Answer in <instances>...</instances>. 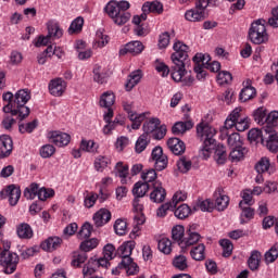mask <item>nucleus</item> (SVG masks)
<instances>
[{
  "instance_id": "obj_1",
  "label": "nucleus",
  "mask_w": 278,
  "mask_h": 278,
  "mask_svg": "<svg viewBox=\"0 0 278 278\" xmlns=\"http://www.w3.org/2000/svg\"><path fill=\"white\" fill-rule=\"evenodd\" d=\"M173 49L175 52L170 56L173 62L170 68L166 63H159L156 64L155 70L157 73H161L162 77H168V74L170 73L174 81H181L186 75V62H188L190 47L181 41H177L174 43Z\"/></svg>"
},
{
  "instance_id": "obj_2",
  "label": "nucleus",
  "mask_w": 278,
  "mask_h": 278,
  "mask_svg": "<svg viewBox=\"0 0 278 278\" xmlns=\"http://www.w3.org/2000/svg\"><path fill=\"white\" fill-rule=\"evenodd\" d=\"M197 135L199 140L203 142L201 153L205 160H207L212 154V151L215 150L214 157L217 164H225L227 162V150L225 149V146H216V139H214L216 129L214 127L205 122H201L197 125Z\"/></svg>"
},
{
  "instance_id": "obj_3",
  "label": "nucleus",
  "mask_w": 278,
  "mask_h": 278,
  "mask_svg": "<svg viewBox=\"0 0 278 278\" xmlns=\"http://www.w3.org/2000/svg\"><path fill=\"white\" fill-rule=\"evenodd\" d=\"M129 8H131V4L126 0H111L104 7V12L112 18L115 25H125L131 18V13L127 12Z\"/></svg>"
},
{
  "instance_id": "obj_4",
  "label": "nucleus",
  "mask_w": 278,
  "mask_h": 278,
  "mask_svg": "<svg viewBox=\"0 0 278 278\" xmlns=\"http://www.w3.org/2000/svg\"><path fill=\"white\" fill-rule=\"evenodd\" d=\"M31 99V91L29 89H20L14 94L12 116H17L18 121H25L30 114L27 102Z\"/></svg>"
},
{
  "instance_id": "obj_5",
  "label": "nucleus",
  "mask_w": 278,
  "mask_h": 278,
  "mask_svg": "<svg viewBox=\"0 0 278 278\" xmlns=\"http://www.w3.org/2000/svg\"><path fill=\"white\" fill-rule=\"evenodd\" d=\"M97 247H99V239L97 238L83 241L79 247L83 252L73 254L71 266H73V268H81V264H85L86 260H88L87 253H90V251L97 249Z\"/></svg>"
},
{
  "instance_id": "obj_6",
  "label": "nucleus",
  "mask_w": 278,
  "mask_h": 278,
  "mask_svg": "<svg viewBox=\"0 0 278 278\" xmlns=\"http://www.w3.org/2000/svg\"><path fill=\"white\" fill-rule=\"evenodd\" d=\"M249 39L253 45H264L268 42V33L266 31V21L256 20L251 24L248 33Z\"/></svg>"
},
{
  "instance_id": "obj_7",
  "label": "nucleus",
  "mask_w": 278,
  "mask_h": 278,
  "mask_svg": "<svg viewBox=\"0 0 278 278\" xmlns=\"http://www.w3.org/2000/svg\"><path fill=\"white\" fill-rule=\"evenodd\" d=\"M143 135H147V137L152 138L154 140H162L164 136H166V126H161L160 118L152 117L150 119L144 118L143 119Z\"/></svg>"
},
{
  "instance_id": "obj_8",
  "label": "nucleus",
  "mask_w": 278,
  "mask_h": 278,
  "mask_svg": "<svg viewBox=\"0 0 278 278\" xmlns=\"http://www.w3.org/2000/svg\"><path fill=\"white\" fill-rule=\"evenodd\" d=\"M10 245L0 252V266H3L5 275H12L16 271L20 257L18 254L11 252Z\"/></svg>"
},
{
  "instance_id": "obj_9",
  "label": "nucleus",
  "mask_w": 278,
  "mask_h": 278,
  "mask_svg": "<svg viewBox=\"0 0 278 278\" xmlns=\"http://www.w3.org/2000/svg\"><path fill=\"white\" fill-rule=\"evenodd\" d=\"M226 127H235L237 131L249 129V117L242 115V109L236 108L226 118Z\"/></svg>"
},
{
  "instance_id": "obj_10",
  "label": "nucleus",
  "mask_w": 278,
  "mask_h": 278,
  "mask_svg": "<svg viewBox=\"0 0 278 278\" xmlns=\"http://www.w3.org/2000/svg\"><path fill=\"white\" fill-rule=\"evenodd\" d=\"M193 71L197 73V79H205V77H207V71H205V68L212 64V58L210 54L197 53L193 56Z\"/></svg>"
},
{
  "instance_id": "obj_11",
  "label": "nucleus",
  "mask_w": 278,
  "mask_h": 278,
  "mask_svg": "<svg viewBox=\"0 0 278 278\" xmlns=\"http://www.w3.org/2000/svg\"><path fill=\"white\" fill-rule=\"evenodd\" d=\"M201 240V235L197 232V225L189 226L187 229L185 237L179 242V247L184 253H186V249H190V247H194Z\"/></svg>"
},
{
  "instance_id": "obj_12",
  "label": "nucleus",
  "mask_w": 278,
  "mask_h": 278,
  "mask_svg": "<svg viewBox=\"0 0 278 278\" xmlns=\"http://www.w3.org/2000/svg\"><path fill=\"white\" fill-rule=\"evenodd\" d=\"M123 109L125 110V112H127L128 114V118L129 121H131V127L132 129H140V125H142V123H144V118H147V114L149 113H134V103L132 102H127L124 101L123 102Z\"/></svg>"
},
{
  "instance_id": "obj_13",
  "label": "nucleus",
  "mask_w": 278,
  "mask_h": 278,
  "mask_svg": "<svg viewBox=\"0 0 278 278\" xmlns=\"http://www.w3.org/2000/svg\"><path fill=\"white\" fill-rule=\"evenodd\" d=\"M151 161L154 162L155 170H164L168 166V156L164 154L162 147L152 150Z\"/></svg>"
},
{
  "instance_id": "obj_14",
  "label": "nucleus",
  "mask_w": 278,
  "mask_h": 278,
  "mask_svg": "<svg viewBox=\"0 0 278 278\" xmlns=\"http://www.w3.org/2000/svg\"><path fill=\"white\" fill-rule=\"evenodd\" d=\"M47 138L55 147H68L71 144V135L60 130H50L47 134Z\"/></svg>"
},
{
  "instance_id": "obj_15",
  "label": "nucleus",
  "mask_w": 278,
  "mask_h": 278,
  "mask_svg": "<svg viewBox=\"0 0 278 278\" xmlns=\"http://www.w3.org/2000/svg\"><path fill=\"white\" fill-rule=\"evenodd\" d=\"M150 190H152L150 193V201L153 203H164V201H166V189L162 187L161 181L151 184Z\"/></svg>"
},
{
  "instance_id": "obj_16",
  "label": "nucleus",
  "mask_w": 278,
  "mask_h": 278,
  "mask_svg": "<svg viewBox=\"0 0 278 278\" xmlns=\"http://www.w3.org/2000/svg\"><path fill=\"white\" fill-rule=\"evenodd\" d=\"M136 249V241H127L124 242L118 249H117V255L122 257V264H128L131 262V253Z\"/></svg>"
},
{
  "instance_id": "obj_17",
  "label": "nucleus",
  "mask_w": 278,
  "mask_h": 278,
  "mask_svg": "<svg viewBox=\"0 0 278 278\" xmlns=\"http://www.w3.org/2000/svg\"><path fill=\"white\" fill-rule=\"evenodd\" d=\"M66 81L62 78H54L49 83V92L52 97H62L66 91Z\"/></svg>"
},
{
  "instance_id": "obj_18",
  "label": "nucleus",
  "mask_w": 278,
  "mask_h": 278,
  "mask_svg": "<svg viewBox=\"0 0 278 278\" xmlns=\"http://www.w3.org/2000/svg\"><path fill=\"white\" fill-rule=\"evenodd\" d=\"M144 51V45L141 41H131L125 45L122 49H119V55H140Z\"/></svg>"
},
{
  "instance_id": "obj_19",
  "label": "nucleus",
  "mask_w": 278,
  "mask_h": 278,
  "mask_svg": "<svg viewBox=\"0 0 278 278\" xmlns=\"http://www.w3.org/2000/svg\"><path fill=\"white\" fill-rule=\"evenodd\" d=\"M243 88L239 94V100L242 103H247V101H251V99H255V94H257V90L255 87L251 86V79H248L243 83Z\"/></svg>"
},
{
  "instance_id": "obj_20",
  "label": "nucleus",
  "mask_w": 278,
  "mask_h": 278,
  "mask_svg": "<svg viewBox=\"0 0 278 278\" xmlns=\"http://www.w3.org/2000/svg\"><path fill=\"white\" fill-rule=\"evenodd\" d=\"M12 138L8 135L0 136V160L3 157H10L12 154Z\"/></svg>"
},
{
  "instance_id": "obj_21",
  "label": "nucleus",
  "mask_w": 278,
  "mask_h": 278,
  "mask_svg": "<svg viewBox=\"0 0 278 278\" xmlns=\"http://www.w3.org/2000/svg\"><path fill=\"white\" fill-rule=\"evenodd\" d=\"M109 220H112V213L108 208H100L93 215V223L96 227H103V225H108Z\"/></svg>"
},
{
  "instance_id": "obj_22",
  "label": "nucleus",
  "mask_w": 278,
  "mask_h": 278,
  "mask_svg": "<svg viewBox=\"0 0 278 278\" xmlns=\"http://www.w3.org/2000/svg\"><path fill=\"white\" fill-rule=\"evenodd\" d=\"M277 125H278V111H271L270 113H267L263 131H265V134H273Z\"/></svg>"
},
{
  "instance_id": "obj_23",
  "label": "nucleus",
  "mask_w": 278,
  "mask_h": 278,
  "mask_svg": "<svg viewBox=\"0 0 278 278\" xmlns=\"http://www.w3.org/2000/svg\"><path fill=\"white\" fill-rule=\"evenodd\" d=\"M167 146L174 155H182V153H186V143L177 137L168 139Z\"/></svg>"
},
{
  "instance_id": "obj_24",
  "label": "nucleus",
  "mask_w": 278,
  "mask_h": 278,
  "mask_svg": "<svg viewBox=\"0 0 278 278\" xmlns=\"http://www.w3.org/2000/svg\"><path fill=\"white\" fill-rule=\"evenodd\" d=\"M47 29L49 37H52V40H60L64 36V29L60 26V23L55 21H49L47 23Z\"/></svg>"
},
{
  "instance_id": "obj_25",
  "label": "nucleus",
  "mask_w": 278,
  "mask_h": 278,
  "mask_svg": "<svg viewBox=\"0 0 278 278\" xmlns=\"http://www.w3.org/2000/svg\"><path fill=\"white\" fill-rule=\"evenodd\" d=\"M141 79H142V71L137 70L130 73L125 84V89L127 90V92H131V90H134V88H136V86L140 84Z\"/></svg>"
},
{
  "instance_id": "obj_26",
  "label": "nucleus",
  "mask_w": 278,
  "mask_h": 278,
  "mask_svg": "<svg viewBox=\"0 0 278 278\" xmlns=\"http://www.w3.org/2000/svg\"><path fill=\"white\" fill-rule=\"evenodd\" d=\"M215 202L214 207L218 210V212H225L229 206V197L222 194L220 189H217L214 193Z\"/></svg>"
},
{
  "instance_id": "obj_27",
  "label": "nucleus",
  "mask_w": 278,
  "mask_h": 278,
  "mask_svg": "<svg viewBox=\"0 0 278 278\" xmlns=\"http://www.w3.org/2000/svg\"><path fill=\"white\" fill-rule=\"evenodd\" d=\"M255 170L258 175H264V173H275L273 165L270 164V159L263 156L256 164Z\"/></svg>"
},
{
  "instance_id": "obj_28",
  "label": "nucleus",
  "mask_w": 278,
  "mask_h": 278,
  "mask_svg": "<svg viewBox=\"0 0 278 278\" xmlns=\"http://www.w3.org/2000/svg\"><path fill=\"white\" fill-rule=\"evenodd\" d=\"M16 233L21 240H31L34 238V229L27 223H22L16 228Z\"/></svg>"
},
{
  "instance_id": "obj_29",
  "label": "nucleus",
  "mask_w": 278,
  "mask_h": 278,
  "mask_svg": "<svg viewBox=\"0 0 278 278\" xmlns=\"http://www.w3.org/2000/svg\"><path fill=\"white\" fill-rule=\"evenodd\" d=\"M192 127H194V124L192 123V121L177 122L172 127V131H173L174 136H181V135L186 134L187 131H190V129H192Z\"/></svg>"
},
{
  "instance_id": "obj_30",
  "label": "nucleus",
  "mask_w": 278,
  "mask_h": 278,
  "mask_svg": "<svg viewBox=\"0 0 278 278\" xmlns=\"http://www.w3.org/2000/svg\"><path fill=\"white\" fill-rule=\"evenodd\" d=\"M142 12H148V14H162V12H164V5L160 1L144 2Z\"/></svg>"
},
{
  "instance_id": "obj_31",
  "label": "nucleus",
  "mask_w": 278,
  "mask_h": 278,
  "mask_svg": "<svg viewBox=\"0 0 278 278\" xmlns=\"http://www.w3.org/2000/svg\"><path fill=\"white\" fill-rule=\"evenodd\" d=\"M62 244V239L60 237H49L47 240L41 242L40 247L42 251H55V249H60Z\"/></svg>"
},
{
  "instance_id": "obj_32",
  "label": "nucleus",
  "mask_w": 278,
  "mask_h": 278,
  "mask_svg": "<svg viewBox=\"0 0 278 278\" xmlns=\"http://www.w3.org/2000/svg\"><path fill=\"white\" fill-rule=\"evenodd\" d=\"M151 190V184L138 181L134 185L132 194L137 199H142Z\"/></svg>"
},
{
  "instance_id": "obj_33",
  "label": "nucleus",
  "mask_w": 278,
  "mask_h": 278,
  "mask_svg": "<svg viewBox=\"0 0 278 278\" xmlns=\"http://www.w3.org/2000/svg\"><path fill=\"white\" fill-rule=\"evenodd\" d=\"M110 164H112V159H110V156H105V155L97 156L93 162L94 169L98 173H103V170H105V168H108V166H110Z\"/></svg>"
},
{
  "instance_id": "obj_34",
  "label": "nucleus",
  "mask_w": 278,
  "mask_h": 278,
  "mask_svg": "<svg viewBox=\"0 0 278 278\" xmlns=\"http://www.w3.org/2000/svg\"><path fill=\"white\" fill-rule=\"evenodd\" d=\"M245 153H249V150L242 146L232 148L229 153V160L231 162H240V160H244Z\"/></svg>"
},
{
  "instance_id": "obj_35",
  "label": "nucleus",
  "mask_w": 278,
  "mask_h": 278,
  "mask_svg": "<svg viewBox=\"0 0 278 278\" xmlns=\"http://www.w3.org/2000/svg\"><path fill=\"white\" fill-rule=\"evenodd\" d=\"M185 18L191 23H199L205 20V13L198 11L197 9H191L185 13Z\"/></svg>"
},
{
  "instance_id": "obj_36",
  "label": "nucleus",
  "mask_w": 278,
  "mask_h": 278,
  "mask_svg": "<svg viewBox=\"0 0 278 278\" xmlns=\"http://www.w3.org/2000/svg\"><path fill=\"white\" fill-rule=\"evenodd\" d=\"M267 115H268V110H266V108L264 106H261L253 112V118L255 123H257V125H261L263 127L266 126Z\"/></svg>"
},
{
  "instance_id": "obj_37",
  "label": "nucleus",
  "mask_w": 278,
  "mask_h": 278,
  "mask_svg": "<svg viewBox=\"0 0 278 278\" xmlns=\"http://www.w3.org/2000/svg\"><path fill=\"white\" fill-rule=\"evenodd\" d=\"M2 101H5L8 103L3 106L2 111L4 112V114H11L12 116V112H14V93H12L11 91L3 93Z\"/></svg>"
},
{
  "instance_id": "obj_38",
  "label": "nucleus",
  "mask_w": 278,
  "mask_h": 278,
  "mask_svg": "<svg viewBox=\"0 0 278 278\" xmlns=\"http://www.w3.org/2000/svg\"><path fill=\"white\" fill-rule=\"evenodd\" d=\"M190 214H192V210L190 208V206H188V204H181L178 207L176 206L174 211V215L179 220L188 218Z\"/></svg>"
},
{
  "instance_id": "obj_39",
  "label": "nucleus",
  "mask_w": 278,
  "mask_h": 278,
  "mask_svg": "<svg viewBox=\"0 0 278 278\" xmlns=\"http://www.w3.org/2000/svg\"><path fill=\"white\" fill-rule=\"evenodd\" d=\"M190 255L192 260H195V262H202V260H205V244L200 243L197 247H194L190 251Z\"/></svg>"
},
{
  "instance_id": "obj_40",
  "label": "nucleus",
  "mask_w": 278,
  "mask_h": 278,
  "mask_svg": "<svg viewBox=\"0 0 278 278\" xmlns=\"http://www.w3.org/2000/svg\"><path fill=\"white\" fill-rule=\"evenodd\" d=\"M262 261V253L260 251H252L250 258L248 260V266L250 270H257L260 268V262Z\"/></svg>"
},
{
  "instance_id": "obj_41",
  "label": "nucleus",
  "mask_w": 278,
  "mask_h": 278,
  "mask_svg": "<svg viewBox=\"0 0 278 278\" xmlns=\"http://www.w3.org/2000/svg\"><path fill=\"white\" fill-rule=\"evenodd\" d=\"M80 150L85 151L86 153H98L99 144L93 140H86L83 139L80 142Z\"/></svg>"
},
{
  "instance_id": "obj_42",
  "label": "nucleus",
  "mask_w": 278,
  "mask_h": 278,
  "mask_svg": "<svg viewBox=\"0 0 278 278\" xmlns=\"http://www.w3.org/2000/svg\"><path fill=\"white\" fill-rule=\"evenodd\" d=\"M151 142V137H147V135H141L135 144V151L136 153H142V151H144L147 149V147H149Z\"/></svg>"
},
{
  "instance_id": "obj_43",
  "label": "nucleus",
  "mask_w": 278,
  "mask_h": 278,
  "mask_svg": "<svg viewBox=\"0 0 278 278\" xmlns=\"http://www.w3.org/2000/svg\"><path fill=\"white\" fill-rule=\"evenodd\" d=\"M141 179L143 184H155L156 181H160L157 180V173L153 168L144 169L141 173Z\"/></svg>"
},
{
  "instance_id": "obj_44",
  "label": "nucleus",
  "mask_w": 278,
  "mask_h": 278,
  "mask_svg": "<svg viewBox=\"0 0 278 278\" xmlns=\"http://www.w3.org/2000/svg\"><path fill=\"white\" fill-rule=\"evenodd\" d=\"M157 249L161 253H164V255H170V253H173V241L168 238H163L159 240Z\"/></svg>"
},
{
  "instance_id": "obj_45",
  "label": "nucleus",
  "mask_w": 278,
  "mask_h": 278,
  "mask_svg": "<svg viewBox=\"0 0 278 278\" xmlns=\"http://www.w3.org/2000/svg\"><path fill=\"white\" fill-rule=\"evenodd\" d=\"M115 99H116V97L114 96V92L106 91L100 98V106L101 108H112L114 105Z\"/></svg>"
},
{
  "instance_id": "obj_46",
  "label": "nucleus",
  "mask_w": 278,
  "mask_h": 278,
  "mask_svg": "<svg viewBox=\"0 0 278 278\" xmlns=\"http://www.w3.org/2000/svg\"><path fill=\"white\" fill-rule=\"evenodd\" d=\"M99 268L98 258L91 257L83 268V275L86 277L88 275H94Z\"/></svg>"
},
{
  "instance_id": "obj_47",
  "label": "nucleus",
  "mask_w": 278,
  "mask_h": 278,
  "mask_svg": "<svg viewBox=\"0 0 278 278\" xmlns=\"http://www.w3.org/2000/svg\"><path fill=\"white\" fill-rule=\"evenodd\" d=\"M242 212L240 215V224L241 225H247L249 220H252V218L255 216V210L251 208V206H242L241 207Z\"/></svg>"
},
{
  "instance_id": "obj_48",
  "label": "nucleus",
  "mask_w": 278,
  "mask_h": 278,
  "mask_svg": "<svg viewBox=\"0 0 278 278\" xmlns=\"http://www.w3.org/2000/svg\"><path fill=\"white\" fill-rule=\"evenodd\" d=\"M121 266H124V270H126L128 276L138 275V273H140V267L136 262H134V258H130V262L124 264L121 262L119 267Z\"/></svg>"
},
{
  "instance_id": "obj_49",
  "label": "nucleus",
  "mask_w": 278,
  "mask_h": 278,
  "mask_svg": "<svg viewBox=\"0 0 278 278\" xmlns=\"http://www.w3.org/2000/svg\"><path fill=\"white\" fill-rule=\"evenodd\" d=\"M93 81H97V84H105L108 81V74L103 72L100 65H94L93 67Z\"/></svg>"
},
{
  "instance_id": "obj_50",
  "label": "nucleus",
  "mask_w": 278,
  "mask_h": 278,
  "mask_svg": "<svg viewBox=\"0 0 278 278\" xmlns=\"http://www.w3.org/2000/svg\"><path fill=\"white\" fill-rule=\"evenodd\" d=\"M174 268L177 270H188V258L185 255H176L173 260Z\"/></svg>"
},
{
  "instance_id": "obj_51",
  "label": "nucleus",
  "mask_w": 278,
  "mask_h": 278,
  "mask_svg": "<svg viewBox=\"0 0 278 278\" xmlns=\"http://www.w3.org/2000/svg\"><path fill=\"white\" fill-rule=\"evenodd\" d=\"M21 200V188L16 187V185H11V190L9 193V203L14 206Z\"/></svg>"
},
{
  "instance_id": "obj_52",
  "label": "nucleus",
  "mask_w": 278,
  "mask_h": 278,
  "mask_svg": "<svg viewBox=\"0 0 278 278\" xmlns=\"http://www.w3.org/2000/svg\"><path fill=\"white\" fill-rule=\"evenodd\" d=\"M266 147L271 153L278 152V136L277 132H269V137L266 141Z\"/></svg>"
},
{
  "instance_id": "obj_53",
  "label": "nucleus",
  "mask_w": 278,
  "mask_h": 278,
  "mask_svg": "<svg viewBox=\"0 0 278 278\" xmlns=\"http://www.w3.org/2000/svg\"><path fill=\"white\" fill-rule=\"evenodd\" d=\"M186 237V230L184 228V226L181 225H177L172 229V238L174 242H181V240H184V238Z\"/></svg>"
},
{
  "instance_id": "obj_54",
  "label": "nucleus",
  "mask_w": 278,
  "mask_h": 278,
  "mask_svg": "<svg viewBox=\"0 0 278 278\" xmlns=\"http://www.w3.org/2000/svg\"><path fill=\"white\" fill-rule=\"evenodd\" d=\"M115 170L117 173V177H121L122 184H125V179H127V176L129 175V165H125L123 162H118L115 165Z\"/></svg>"
},
{
  "instance_id": "obj_55",
  "label": "nucleus",
  "mask_w": 278,
  "mask_h": 278,
  "mask_svg": "<svg viewBox=\"0 0 278 278\" xmlns=\"http://www.w3.org/2000/svg\"><path fill=\"white\" fill-rule=\"evenodd\" d=\"M84 29V17H76L70 25L68 34H79Z\"/></svg>"
},
{
  "instance_id": "obj_56",
  "label": "nucleus",
  "mask_w": 278,
  "mask_h": 278,
  "mask_svg": "<svg viewBox=\"0 0 278 278\" xmlns=\"http://www.w3.org/2000/svg\"><path fill=\"white\" fill-rule=\"evenodd\" d=\"M39 190H40V186L36 182L30 184V186L24 190L25 199H28L30 201L34 200L35 197H38Z\"/></svg>"
},
{
  "instance_id": "obj_57",
  "label": "nucleus",
  "mask_w": 278,
  "mask_h": 278,
  "mask_svg": "<svg viewBox=\"0 0 278 278\" xmlns=\"http://www.w3.org/2000/svg\"><path fill=\"white\" fill-rule=\"evenodd\" d=\"M219 244L223 248V256L231 257V253H233V243L229 239H222Z\"/></svg>"
},
{
  "instance_id": "obj_58",
  "label": "nucleus",
  "mask_w": 278,
  "mask_h": 278,
  "mask_svg": "<svg viewBox=\"0 0 278 278\" xmlns=\"http://www.w3.org/2000/svg\"><path fill=\"white\" fill-rule=\"evenodd\" d=\"M278 257V244H274L266 253H265V262L266 264H273L276 262Z\"/></svg>"
},
{
  "instance_id": "obj_59",
  "label": "nucleus",
  "mask_w": 278,
  "mask_h": 278,
  "mask_svg": "<svg viewBox=\"0 0 278 278\" xmlns=\"http://www.w3.org/2000/svg\"><path fill=\"white\" fill-rule=\"evenodd\" d=\"M177 168L180 173H188L192 168V161L186 159V156H181L177 161Z\"/></svg>"
},
{
  "instance_id": "obj_60",
  "label": "nucleus",
  "mask_w": 278,
  "mask_h": 278,
  "mask_svg": "<svg viewBox=\"0 0 278 278\" xmlns=\"http://www.w3.org/2000/svg\"><path fill=\"white\" fill-rule=\"evenodd\" d=\"M232 80H233V76H231V73L227 71H223L217 74V84H219V86H225L226 84H230Z\"/></svg>"
},
{
  "instance_id": "obj_61",
  "label": "nucleus",
  "mask_w": 278,
  "mask_h": 278,
  "mask_svg": "<svg viewBox=\"0 0 278 278\" xmlns=\"http://www.w3.org/2000/svg\"><path fill=\"white\" fill-rule=\"evenodd\" d=\"M90 236H92V226L90 223H85L78 231V238L79 240H86Z\"/></svg>"
},
{
  "instance_id": "obj_62",
  "label": "nucleus",
  "mask_w": 278,
  "mask_h": 278,
  "mask_svg": "<svg viewBox=\"0 0 278 278\" xmlns=\"http://www.w3.org/2000/svg\"><path fill=\"white\" fill-rule=\"evenodd\" d=\"M114 230L117 236H125L127 233V222L117 219L114 224Z\"/></svg>"
},
{
  "instance_id": "obj_63",
  "label": "nucleus",
  "mask_w": 278,
  "mask_h": 278,
  "mask_svg": "<svg viewBox=\"0 0 278 278\" xmlns=\"http://www.w3.org/2000/svg\"><path fill=\"white\" fill-rule=\"evenodd\" d=\"M188 199V193H186V191H177L173 198L172 201H169V203H172V205L175 207H177L178 203H184V201H186Z\"/></svg>"
},
{
  "instance_id": "obj_64",
  "label": "nucleus",
  "mask_w": 278,
  "mask_h": 278,
  "mask_svg": "<svg viewBox=\"0 0 278 278\" xmlns=\"http://www.w3.org/2000/svg\"><path fill=\"white\" fill-rule=\"evenodd\" d=\"M227 142H228V146L231 147V149H235L237 147H242V141L240 140V134L238 132H231L227 138Z\"/></svg>"
}]
</instances>
